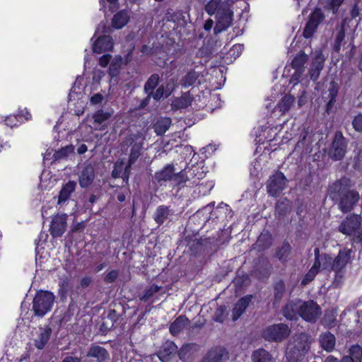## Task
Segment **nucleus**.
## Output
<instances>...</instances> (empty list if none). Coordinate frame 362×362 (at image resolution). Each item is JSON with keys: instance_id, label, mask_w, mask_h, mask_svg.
Segmentation results:
<instances>
[{"instance_id": "1", "label": "nucleus", "mask_w": 362, "mask_h": 362, "mask_svg": "<svg viewBox=\"0 0 362 362\" xmlns=\"http://www.w3.org/2000/svg\"><path fill=\"white\" fill-rule=\"evenodd\" d=\"M352 250L344 248L339 250L337 256L333 258L327 253H320L318 247L315 248V261L313 265L318 271L322 270L333 271L334 272L332 286L339 287L344 282L346 274L345 267L350 262Z\"/></svg>"}, {"instance_id": "2", "label": "nucleus", "mask_w": 362, "mask_h": 362, "mask_svg": "<svg viewBox=\"0 0 362 362\" xmlns=\"http://www.w3.org/2000/svg\"><path fill=\"white\" fill-rule=\"evenodd\" d=\"M354 183L346 177L337 180L330 184L327 189L329 198L338 203V208L343 213L353 210L359 200V193L351 189Z\"/></svg>"}, {"instance_id": "3", "label": "nucleus", "mask_w": 362, "mask_h": 362, "mask_svg": "<svg viewBox=\"0 0 362 362\" xmlns=\"http://www.w3.org/2000/svg\"><path fill=\"white\" fill-rule=\"evenodd\" d=\"M233 4V0H211L206 4V12L210 16L216 14V23L214 28L215 34L221 33L232 25Z\"/></svg>"}, {"instance_id": "4", "label": "nucleus", "mask_w": 362, "mask_h": 362, "mask_svg": "<svg viewBox=\"0 0 362 362\" xmlns=\"http://www.w3.org/2000/svg\"><path fill=\"white\" fill-rule=\"evenodd\" d=\"M113 31L112 28L107 25L106 23L102 21L98 25L93 37L91 40L96 36L97 34L100 33L102 35L97 37L93 42L92 49L94 53L101 54L103 52L112 51L114 47V41L110 35Z\"/></svg>"}, {"instance_id": "5", "label": "nucleus", "mask_w": 362, "mask_h": 362, "mask_svg": "<svg viewBox=\"0 0 362 362\" xmlns=\"http://www.w3.org/2000/svg\"><path fill=\"white\" fill-rule=\"evenodd\" d=\"M55 301L53 293L47 291H37L33 300V310L35 316L44 317L52 309Z\"/></svg>"}, {"instance_id": "6", "label": "nucleus", "mask_w": 362, "mask_h": 362, "mask_svg": "<svg viewBox=\"0 0 362 362\" xmlns=\"http://www.w3.org/2000/svg\"><path fill=\"white\" fill-rule=\"evenodd\" d=\"M340 233L346 235H356L358 241H362L361 218L359 215L351 214L341 222L338 226Z\"/></svg>"}, {"instance_id": "7", "label": "nucleus", "mask_w": 362, "mask_h": 362, "mask_svg": "<svg viewBox=\"0 0 362 362\" xmlns=\"http://www.w3.org/2000/svg\"><path fill=\"white\" fill-rule=\"evenodd\" d=\"M347 146L348 140L341 132L337 131L327 151L328 157L334 161L342 160L346 153Z\"/></svg>"}, {"instance_id": "8", "label": "nucleus", "mask_w": 362, "mask_h": 362, "mask_svg": "<svg viewBox=\"0 0 362 362\" xmlns=\"http://www.w3.org/2000/svg\"><path fill=\"white\" fill-rule=\"evenodd\" d=\"M291 329L284 323L274 324L268 326L262 333V337L268 341L281 342L290 334Z\"/></svg>"}, {"instance_id": "9", "label": "nucleus", "mask_w": 362, "mask_h": 362, "mask_svg": "<svg viewBox=\"0 0 362 362\" xmlns=\"http://www.w3.org/2000/svg\"><path fill=\"white\" fill-rule=\"evenodd\" d=\"M181 175L179 173H175V165L172 163L165 165L160 170L155 173L153 179L160 185H165L167 182H171L174 186L179 187V181Z\"/></svg>"}, {"instance_id": "10", "label": "nucleus", "mask_w": 362, "mask_h": 362, "mask_svg": "<svg viewBox=\"0 0 362 362\" xmlns=\"http://www.w3.org/2000/svg\"><path fill=\"white\" fill-rule=\"evenodd\" d=\"M288 180L281 171H276L267 181V193L272 197H277L286 187Z\"/></svg>"}, {"instance_id": "11", "label": "nucleus", "mask_w": 362, "mask_h": 362, "mask_svg": "<svg viewBox=\"0 0 362 362\" xmlns=\"http://www.w3.org/2000/svg\"><path fill=\"white\" fill-rule=\"evenodd\" d=\"M321 314L320 308L313 300L301 302L300 317L308 322H315Z\"/></svg>"}, {"instance_id": "12", "label": "nucleus", "mask_w": 362, "mask_h": 362, "mask_svg": "<svg viewBox=\"0 0 362 362\" xmlns=\"http://www.w3.org/2000/svg\"><path fill=\"white\" fill-rule=\"evenodd\" d=\"M67 218L68 216L66 214H58L52 218L49 232L53 238H59L65 233L67 227Z\"/></svg>"}, {"instance_id": "13", "label": "nucleus", "mask_w": 362, "mask_h": 362, "mask_svg": "<svg viewBox=\"0 0 362 362\" xmlns=\"http://www.w3.org/2000/svg\"><path fill=\"white\" fill-rule=\"evenodd\" d=\"M180 179L182 180L180 182L179 181V187L183 186L187 182H189V186L198 185L199 180L202 178L203 173L199 170V168L197 167L194 168H186L181 171L179 172Z\"/></svg>"}, {"instance_id": "14", "label": "nucleus", "mask_w": 362, "mask_h": 362, "mask_svg": "<svg viewBox=\"0 0 362 362\" xmlns=\"http://www.w3.org/2000/svg\"><path fill=\"white\" fill-rule=\"evenodd\" d=\"M325 57L321 50H316L314 53L310 67L308 71L310 78L312 81H316L324 68Z\"/></svg>"}, {"instance_id": "15", "label": "nucleus", "mask_w": 362, "mask_h": 362, "mask_svg": "<svg viewBox=\"0 0 362 362\" xmlns=\"http://www.w3.org/2000/svg\"><path fill=\"white\" fill-rule=\"evenodd\" d=\"M127 140L132 145L128 162L129 165H133L141 155L144 144L143 139L137 135L132 134Z\"/></svg>"}, {"instance_id": "16", "label": "nucleus", "mask_w": 362, "mask_h": 362, "mask_svg": "<svg viewBox=\"0 0 362 362\" xmlns=\"http://www.w3.org/2000/svg\"><path fill=\"white\" fill-rule=\"evenodd\" d=\"M302 300L296 299L288 301L282 309L283 315L290 320H297L300 317Z\"/></svg>"}, {"instance_id": "17", "label": "nucleus", "mask_w": 362, "mask_h": 362, "mask_svg": "<svg viewBox=\"0 0 362 362\" xmlns=\"http://www.w3.org/2000/svg\"><path fill=\"white\" fill-rule=\"evenodd\" d=\"M217 52V41L210 38L198 49L197 56L200 58H205L206 59V61H208L215 56Z\"/></svg>"}, {"instance_id": "18", "label": "nucleus", "mask_w": 362, "mask_h": 362, "mask_svg": "<svg viewBox=\"0 0 362 362\" xmlns=\"http://www.w3.org/2000/svg\"><path fill=\"white\" fill-rule=\"evenodd\" d=\"M86 356L95 358L97 362H107L110 360V354L107 350L95 344L90 345L87 351Z\"/></svg>"}, {"instance_id": "19", "label": "nucleus", "mask_w": 362, "mask_h": 362, "mask_svg": "<svg viewBox=\"0 0 362 362\" xmlns=\"http://www.w3.org/2000/svg\"><path fill=\"white\" fill-rule=\"evenodd\" d=\"M95 179V170L91 164H87L81 171L78 175L79 185L82 188L90 186Z\"/></svg>"}, {"instance_id": "20", "label": "nucleus", "mask_w": 362, "mask_h": 362, "mask_svg": "<svg viewBox=\"0 0 362 362\" xmlns=\"http://www.w3.org/2000/svg\"><path fill=\"white\" fill-rule=\"evenodd\" d=\"M227 358L228 352L226 349L216 347L208 351L202 362H223Z\"/></svg>"}, {"instance_id": "21", "label": "nucleus", "mask_w": 362, "mask_h": 362, "mask_svg": "<svg viewBox=\"0 0 362 362\" xmlns=\"http://www.w3.org/2000/svg\"><path fill=\"white\" fill-rule=\"evenodd\" d=\"M177 351V346L172 341H166L160 346L158 352V357L163 362L168 361L171 356L175 355Z\"/></svg>"}, {"instance_id": "22", "label": "nucleus", "mask_w": 362, "mask_h": 362, "mask_svg": "<svg viewBox=\"0 0 362 362\" xmlns=\"http://www.w3.org/2000/svg\"><path fill=\"white\" fill-rule=\"evenodd\" d=\"M290 343L305 354L310 349V340L309 337L305 333L296 334L293 337L292 341H290Z\"/></svg>"}, {"instance_id": "23", "label": "nucleus", "mask_w": 362, "mask_h": 362, "mask_svg": "<svg viewBox=\"0 0 362 362\" xmlns=\"http://www.w3.org/2000/svg\"><path fill=\"white\" fill-rule=\"evenodd\" d=\"M252 300V296L247 295L241 298L235 305L232 310V319L236 321L245 311Z\"/></svg>"}, {"instance_id": "24", "label": "nucleus", "mask_w": 362, "mask_h": 362, "mask_svg": "<svg viewBox=\"0 0 362 362\" xmlns=\"http://www.w3.org/2000/svg\"><path fill=\"white\" fill-rule=\"evenodd\" d=\"M319 342L322 349L327 352H332L335 347L336 338L331 332H325L320 334Z\"/></svg>"}, {"instance_id": "25", "label": "nucleus", "mask_w": 362, "mask_h": 362, "mask_svg": "<svg viewBox=\"0 0 362 362\" xmlns=\"http://www.w3.org/2000/svg\"><path fill=\"white\" fill-rule=\"evenodd\" d=\"M340 362H362V347L358 344L352 345Z\"/></svg>"}, {"instance_id": "26", "label": "nucleus", "mask_w": 362, "mask_h": 362, "mask_svg": "<svg viewBox=\"0 0 362 362\" xmlns=\"http://www.w3.org/2000/svg\"><path fill=\"white\" fill-rule=\"evenodd\" d=\"M203 75L200 71L192 69L188 71L181 79L180 84L184 88H187L193 86L198 81V83H201L200 78H202Z\"/></svg>"}, {"instance_id": "27", "label": "nucleus", "mask_w": 362, "mask_h": 362, "mask_svg": "<svg viewBox=\"0 0 362 362\" xmlns=\"http://www.w3.org/2000/svg\"><path fill=\"white\" fill-rule=\"evenodd\" d=\"M251 358L252 362H276L272 354L263 348L253 351Z\"/></svg>"}, {"instance_id": "28", "label": "nucleus", "mask_w": 362, "mask_h": 362, "mask_svg": "<svg viewBox=\"0 0 362 362\" xmlns=\"http://www.w3.org/2000/svg\"><path fill=\"white\" fill-rule=\"evenodd\" d=\"M76 187V182L75 181L69 180L64 185L59 192L58 196V204H62L67 201L71 194L75 191Z\"/></svg>"}, {"instance_id": "29", "label": "nucleus", "mask_w": 362, "mask_h": 362, "mask_svg": "<svg viewBox=\"0 0 362 362\" xmlns=\"http://www.w3.org/2000/svg\"><path fill=\"white\" fill-rule=\"evenodd\" d=\"M129 20V16L128 12L125 10L119 11L114 15L112 19V26L110 27L112 29H122L127 24Z\"/></svg>"}, {"instance_id": "30", "label": "nucleus", "mask_w": 362, "mask_h": 362, "mask_svg": "<svg viewBox=\"0 0 362 362\" xmlns=\"http://www.w3.org/2000/svg\"><path fill=\"white\" fill-rule=\"evenodd\" d=\"M172 214V210L169 206L160 205L156 208L153 218L158 225H162Z\"/></svg>"}, {"instance_id": "31", "label": "nucleus", "mask_w": 362, "mask_h": 362, "mask_svg": "<svg viewBox=\"0 0 362 362\" xmlns=\"http://www.w3.org/2000/svg\"><path fill=\"white\" fill-rule=\"evenodd\" d=\"M305 354L295 347L290 342L288 345L286 352V362H298L303 359Z\"/></svg>"}, {"instance_id": "32", "label": "nucleus", "mask_w": 362, "mask_h": 362, "mask_svg": "<svg viewBox=\"0 0 362 362\" xmlns=\"http://www.w3.org/2000/svg\"><path fill=\"white\" fill-rule=\"evenodd\" d=\"M52 334V329L47 326L45 328H40V332L37 338L35 340V345L38 349H42L47 344Z\"/></svg>"}, {"instance_id": "33", "label": "nucleus", "mask_w": 362, "mask_h": 362, "mask_svg": "<svg viewBox=\"0 0 362 362\" xmlns=\"http://www.w3.org/2000/svg\"><path fill=\"white\" fill-rule=\"evenodd\" d=\"M189 323V320L185 315L177 317L170 325V332L173 335L179 334Z\"/></svg>"}, {"instance_id": "34", "label": "nucleus", "mask_w": 362, "mask_h": 362, "mask_svg": "<svg viewBox=\"0 0 362 362\" xmlns=\"http://www.w3.org/2000/svg\"><path fill=\"white\" fill-rule=\"evenodd\" d=\"M308 56L303 52L298 53L291 62V66L295 70L305 71V64L307 62Z\"/></svg>"}, {"instance_id": "35", "label": "nucleus", "mask_w": 362, "mask_h": 362, "mask_svg": "<svg viewBox=\"0 0 362 362\" xmlns=\"http://www.w3.org/2000/svg\"><path fill=\"white\" fill-rule=\"evenodd\" d=\"M286 287L284 282L279 280L275 283L274 286V304H278L281 302L284 296Z\"/></svg>"}, {"instance_id": "36", "label": "nucleus", "mask_w": 362, "mask_h": 362, "mask_svg": "<svg viewBox=\"0 0 362 362\" xmlns=\"http://www.w3.org/2000/svg\"><path fill=\"white\" fill-rule=\"evenodd\" d=\"M291 250V245L288 242H284L282 246L276 251V256L281 262L285 263L288 259Z\"/></svg>"}, {"instance_id": "37", "label": "nucleus", "mask_w": 362, "mask_h": 362, "mask_svg": "<svg viewBox=\"0 0 362 362\" xmlns=\"http://www.w3.org/2000/svg\"><path fill=\"white\" fill-rule=\"evenodd\" d=\"M122 58L121 56H116L110 62L108 74L111 78L117 76L121 68Z\"/></svg>"}, {"instance_id": "38", "label": "nucleus", "mask_w": 362, "mask_h": 362, "mask_svg": "<svg viewBox=\"0 0 362 362\" xmlns=\"http://www.w3.org/2000/svg\"><path fill=\"white\" fill-rule=\"evenodd\" d=\"M160 82V76L157 74H152L144 84V90L146 93L153 91Z\"/></svg>"}, {"instance_id": "39", "label": "nucleus", "mask_w": 362, "mask_h": 362, "mask_svg": "<svg viewBox=\"0 0 362 362\" xmlns=\"http://www.w3.org/2000/svg\"><path fill=\"white\" fill-rule=\"evenodd\" d=\"M74 147L73 145H68L65 147L60 148L59 150L55 151L53 155L54 160H61L66 159L69 155L74 152Z\"/></svg>"}, {"instance_id": "40", "label": "nucleus", "mask_w": 362, "mask_h": 362, "mask_svg": "<svg viewBox=\"0 0 362 362\" xmlns=\"http://www.w3.org/2000/svg\"><path fill=\"white\" fill-rule=\"evenodd\" d=\"M295 101L294 96L287 94L285 96H284L281 100V102L279 103V109L281 112L285 113L286 112H288L291 106L293 105V103Z\"/></svg>"}, {"instance_id": "41", "label": "nucleus", "mask_w": 362, "mask_h": 362, "mask_svg": "<svg viewBox=\"0 0 362 362\" xmlns=\"http://www.w3.org/2000/svg\"><path fill=\"white\" fill-rule=\"evenodd\" d=\"M111 114L100 110L95 112L93 116L94 123L98 125L105 126V122L110 119Z\"/></svg>"}, {"instance_id": "42", "label": "nucleus", "mask_w": 362, "mask_h": 362, "mask_svg": "<svg viewBox=\"0 0 362 362\" xmlns=\"http://www.w3.org/2000/svg\"><path fill=\"white\" fill-rule=\"evenodd\" d=\"M171 121L169 118H165L158 121L155 124V131L158 135L164 134L170 127Z\"/></svg>"}, {"instance_id": "43", "label": "nucleus", "mask_w": 362, "mask_h": 362, "mask_svg": "<svg viewBox=\"0 0 362 362\" xmlns=\"http://www.w3.org/2000/svg\"><path fill=\"white\" fill-rule=\"evenodd\" d=\"M325 15L320 8H315L309 16L308 20L316 24L318 27L319 25L324 21Z\"/></svg>"}, {"instance_id": "44", "label": "nucleus", "mask_w": 362, "mask_h": 362, "mask_svg": "<svg viewBox=\"0 0 362 362\" xmlns=\"http://www.w3.org/2000/svg\"><path fill=\"white\" fill-rule=\"evenodd\" d=\"M160 289L161 286H158V285L156 284H152L148 288L145 289L140 299L144 301H147Z\"/></svg>"}, {"instance_id": "45", "label": "nucleus", "mask_w": 362, "mask_h": 362, "mask_svg": "<svg viewBox=\"0 0 362 362\" xmlns=\"http://www.w3.org/2000/svg\"><path fill=\"white\" fill-rule=\"evenodd\" d=\"M192 98L187 94H184L174 101V105L178 108H185L191 105Z\"/></svg>"}, {"instance_id": "46", "label": "nucleus", "mask_w": 362, "mask_h": 362, "mask_svg": "<svg viewBox=\"0 0 362 362\" xmlns=\"http://www.w3.org/2000/svg\"><path fill=\"white\" fill-rule=\"evenodd\" d=\"M119 314L115 310L110 309L107 316V319L110 321V324L108 325L107 322H103L102 327H105L106 329L112 328L115 322L119 320Z\"/></svg>"}, {"instance_id": "47", "label": "nucleus", "mask_w": 362, "mask_h": 362, "mask_svg": "<svg viewBox=\"0 0 362 362\" xmlns=\"http://www.w3.org/2000/svg\"><path fill=\"white\" fill-rule=\"evenodd\" d=\"M271 245L270 240L267 235H260L256 242L257 247L259 250H264Z\"/></svg>"}, {"instance_id": "48", "label": "nucleus", "mask_w": 362, "mask_h": 362, "mask_svg": "<svg viewBox=\"0 0 362 362\" xmlns=\"http://www.w3.org/2000/svg\"><path fill=\"white\" fill-rule=\"evenodd\" d=\"M317 26L316 24H314L309 20L305 24V26L303 29V35L305 38H310L311 37L315 32L317 30Z\"/></svg>"}, {"instance_id": "49", "label": "nucleus", "mask_w": 362, "mask_h": 362, "mask_svg": "<svg viewBox=\"0 0 362 362\" xmlns=\"http://www.w3.org/2000/svg\"><path fill=\"white\" fill-rule=\"evenodd\" d=\"M150 95H152V98L156 101H159L163 98L168 97V95L165 93L164 84H161L156 91L153 90L151 92Z\"/></svg>"}, {"instance_id": "50", "label": "nucleus", "mask_w": 362, "mask_h": 362, "mask_svg": "<svg viewBox=\"0 0 362 362\" xmlns=\"http://www.w3.org/2000/svg\"><path fill=\"white\" fill-rule=\"evenodd\" d=\"M339 85L334 81H332L328 88L327 98L336 99L339 92Z\"/></svg>"}, {"instance_id": "51", "label": "nucleus", "mask_w": 362, "mask_h": 362, "mask_svg": "<svg viewBox=\"0 0 362 362\" xmlns=\"http://www.w3.org/2000/svg\"><path fill=\"white\" fill-rule=\"evenodd\" d=\"M318 272L319 271L317 270V269L314 265H313L311 269L305 274V277L302 280V284L305 285L312 281Z\"/></svg>"}, {"instance_id": "52", "label": "nucleus", "mask_w": 362, "mask_h": 362, "mask_svg": "<svg viewBox=\"0 0 362 362\" xmlns=\"http://www.w3.org/2000/svg\"><path fill=\"white\" fill-rule=\"evenodd\" d=\"M345 37V31L344 25L341 26L339 30L337 31L336 39H335V49L338 51L339 49V47L344 40Z\"/></svg>"}, {"instance_id": "53", "label": "nucleus", "mask_w": 362, "mask_h": 362, "mask_svg": "<svg viewBox=\"0 0 362 362\" xmlns=\"http://www.w3.org/2000/svg\"><path fill=\"white\" fill-rule=\"evenodd\" d=\"M287 200L285 201H279L276 203V212L278 213L279 216L285 215L288 213V206L286 202H287Z\"/></svg>"}, {"instance_id": "54", "label": "nucleus", "mask_w": 362, "mask_h": 362, "mask_svg": "<svg viewBox=\"0 0 362 362\" xmlns=\"http://www.w3.org/2000/svg\"><path fill=\"white\" fill-rule=\"evenodd\" d=\"M352 126L356 132H362V113H359L354 117Z\"/></svg>"}, {"instance_id": "55", "label": "nucleus", "mask_w": 362, "mask_h": 362, "mask_svg": "<svg viewBox=\"0 0 362 362\" xmlns=\"http://www.w3.org/2000/svg\"><path fill=\"white\" fill-rule=\"evenodd\" d=\"M361 11H362V3L356 2L354 5L351 11V16L352 18L359 17L361 19Z\"/></svg>"}, {"instance_id": "56", "label": "nucleus", "mask_w": 362, "mask_h": 362, "mask_svg": "<svg viewBox=\"0 0 362 362\" xmlns=\"http://www.w3.org/2000/svg\"><path fill=\"white\" fill-rule=\"evenodd\" d=\"M119 275L117 270H111L104 277V281L106 284H111L116 281Z\"/></svg>"}, {"instance_id": "57", "label": "nucleus", "mask_w": 362, "mask_h": 362, "mask_svg": "<svg viewBox=\"0 0 362 362\" xmlns=\"http://www.w3.org/2000/svg\"><path fill=\"white\" fill-rule=\"evenodd\" d=\"M189 349H190V347L189 345L182 346V348L178 351V356H179L180 359H181L182 361L187 360V358H188L187 354L189 351Z\"/></svg>"}, {"instance_id": "58", "label": "nucleus", "mask_w": 362, "mask_h": 362, "mask_svg": "<svg viewBox=\"0 0 362 362\" xmlns=\"http://www.w3.org/2000/svg\"><path fill=\"white\" fill-rule=\"evenodd\" d=\"M112 56L110 54H105L99 58V64L102 67H106L110 62Z\"/></svg>"}, {"instance_id": "59", "label": "nucleus", "mask_w": 362, "mask_h": 362, "mask_svg": "<svg viewBox=\"0 0 362 362\" xmlns=\"http://www.w3.org/2000/svg\"><path fill=\"white\" fill-rule=\"evenodd\" d=\"M93 279L91 276H84L80 281V284L78 286V288H86L90 286L92 283Z\"/></svg>"}, {"instance_id": "60", "label": "nucleus", "mask_w": 362, "mask_h": 362, "mask_svg": "<svg viewBox=\"0 0 362 362\" xmlns=\"http://www.w3.org/2000/svg\"><path fill=\"white\" fill-rule=\"evenodd\" d=\"M175 88V83L173 79H170L165 85H164V88L165 93L169 95L173 93Z\"/></svg>"}, {"instance_id": "61", "label": "nucleus", "mask_w": 362, "mask_h": 362, "mask_svg": "<svg viewBox=\"0 0 362 362\" xmlns=\"http://www.w3.org/2000/svg\"><path fill=\"white\" fill-rule=\"evenodd\" d=\"M344 0H331L330 7L332 10L333 13H336L339 9V7L342 4Z\"/></svg>"}, {"instance_id": "62", "label": "nucleus", "mask_w": 362, "mask_h": 362, "mask_svg": "<svg viewBox=\"0 0 362 362\" xmlns=\"http://www.w3.org/2000/svg\"><path fill=\"white\" fill-rule=\"evenodd\" d=\"M303 72V71L295 70V72L291 76V83H293L294 84L298 83L299 82V78L301 77Z\"/></svg>"}, {"instance_id": "63", "label": "nucleus", "mask_w": 362, "mask_h": 362, "mask_svg": "<svg viewBox=\"0 0 362 362\" xmlns=\"http://www.w3.org/2000/svg\"><path fill=\"white\" fill-rule=\"evenodd\" d=\"M336 99L328 98V102L326 104V112L329 114L334 108Z\"/></svg>"}, {"instance_id": "64", "label": "nucleus", "mask_w": 362, "mask_h": 362, "mask_svg": "<svg viewBox=\"0 0 362 362\" xmlns=\"http://www.w3.org/2000/svg\"><path fill=\"white\" fill-rule=\"evenodd\" d=\"M358 309L357 310L358 320L357 323L359 324V328L362 329V303L358 305Z\"/></svg>"}]
</instances>
